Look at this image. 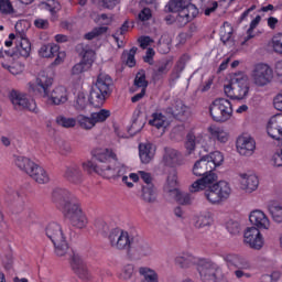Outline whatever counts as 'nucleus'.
<instances>
[{"mask_svg": "<svg viewBox=\"0 0 282 282\" xmlns=\"http://www.w3.org/2000/svg\"><path fill=\"white\" fill-rule=\"evenodd\" d=\"M192 173L195 177H200L189 185V193H202L204 191V198L212 206H219L232 195V187L226 181L217 182L218 177L213 172L210 164L206 156L197 160L193 167Z\"/></svg>", "mask_w": 282, "mask_h": 282, "instance_id": "obj_1", "label": "nucleus"}, {"mask_svg": "<svg viewBox=\"0 0 282 282\" xmlns=\"http://www.w3.org/2000/svg\"><path fill=\"white\" fill-rule=\"evenodd\" d=\"M96 163L91 160L84 161L82 169L87 173H97L106 180H118L124 175V165L118 162V154L109 148L99 149L95 152Z\"/></svg>", "mask_w": 282, "mask_h": 282, "instance_id": "obj_2", "label": "nucleus"}, {"mask_svg": "<svg viewBox=\"0 0 282 282\" xmlns=\"http://www.w3.org/2000/svg\"><path fill=\"white\" fill-rule=\"evenodd\" d=\"M52 199L59 208H62L65 217L69 219L75 228H87L89 220L80 207L78 198L67 188L57 187L52 193Z\"/></svg>", "mask_w": 282, "mask_h": 282, "instance_id": "obj_3", "label": "nucleus"}, {"mask_svg": "<svg viewBox=\"0 0 282 282\" xmlns=\"http://www.w3.org/2000/svg\"><path fill=\"white\" fill-rule=\"evenodd\" d=\"M108 241L115 250H129L132 248L138 257H151L153 249L142 239L131 238L128 231L112 229L108 235Z\"/></svg>", "mask_w": 282, "mask_h": 282, "instance_id": "obj_4", "label": "nucleus"}, {"mask_svg": "<svg viewBox=\"0 0 282 282\" xmlns=\"http://www.w3.org/2000/svg\"><path fill=\"white\" fill-rule=\"evenodd\" d=\"M224 93L231 100H246L250 96V77L246 72H236L230 76V84L224 86Z\"/></svg>", "mask_w": 282, "mask_h": 282, "instance_id": "obj_5", "label": "nucleus"}, {"mask_svg": "<svg viewBox=\"0 0 282 282\" xmlns=\"http://www.w3.org/2000/svg\"><path fill=\"white\" fill-rule=\"evenodd\" d=\"M167 9L170 12H173L175 23L181 28L191 23L199 14V9L191 3V0H171Z\"/></svg>", "mask_w": 282, "mask_h": 282, "instance_id": "obj_6", "label": "nucleus"}, {"mask_svg": "<svg viewBox=\"0 0 282 282\" xmlns=\"http://www.w3.org/2000/svg\"><path fill=\"white\" fill-rule=\"evenodd\" d=\"M113 79L106 73L98 75L97 80L90 91V105L93 107H102L109 96H111Z\"/></svg>", "mask_w": 282, "mask_h": 282, "instance_id": "obj_7", "label": "nucleus"}, {"mask_svg": "<svg viewBox=\"0 0 282 282\" xmlns=\"http://www.w3.org/2000/svg\"><path fill=\"white\" fill-rule=\"evenodd\" d=\"M223 259L229 270H235L236 279H252V273H250L252 263L248 258L237 253H227L223 256Z\"/></svg>", "mask_w": 282, "mask_h": 282, "instance_id": "obj_8", "label": "nucleus"}, {"mask_svg": "<svg viewBox=\"0 0 282 282\" xmlns=\"http://www.w3.org/2000/svg\"><path fill=\"white\" fill-rule=\"evenodd\" d=\"M46 237L52 241L57 257H65L69 252V245L67 238L63 232V227L57 223H50L45 228Z\"/></svg>", "mask_w": 282, "mask_h": 282, "instance_id": "obj_9", "label": "nucleus"}, {"mask_svg": "<svg viewBox=\"0 0 282 282\" xmlns=\"http://www.w3.org/2000/svg\"><path fill=\"white\" fill-rule=\"evenodd\" d=\"M196 270L204 282H228L219 265L210 260L200 258Z\"/></svg>", "mask_w": 282, "mask_h": 282, "instance_id": "obj_10", "label": "nucleus"}, {"mask_svg": "<svg viewBox=\"0 0 282 282\" xmlns=\"http://www.w3.org/2000/svg\"><path fill=\"white\" fill-rule=\"evenodd\" d=\"M210 117L215 122H228L232 118V102L226 98H216L209 106Z\"/></svg>", "mask_w": 282, "mask_h": 282, "instance_id": "obj_11", "label": "nucleus"}, {"mask_svg": "<svg viewBox=\"0 0 282 282\" xmlns=\"http://www.w3.org/2000/svg\"><path fill=\"white\" fill-rule=\"evenodd\" d=\"M250 77L256 87H268L274 80V69L270 64L258 63L253 66Z\"/></svg>", "mask_w": 282, "mask_h": 282, "instance_id": "obj_12", "label": "nucleus"}, {"mask_svg": "<svg viewBox=\"0 0 282 282\" xmlns=\"http://www.w3.org/2000/svg\"><path fill=\"white\" fill-rule=\"evenodd\" d=\"M9 100L15 111H31V113L39 112L36 101L24 93L19 90H11L9 93Z\"/></svg>", "mask_w": 282, "mask_h": 282, "instance_id": "obj_13", "label": "nucleus"}, {"mask_svg": "<svg viewBox=\"0 0 282 282\" xmlns=\"http://www.w3.org/2000/svg\"><path fill=\"white\" fill-rule=\"evenodd\" d=\"M0 58L2 59L0 62L1 67L12 76H23V74H25V64L14 61V53L10 51H0Z\"/></svg>", "mask_w": 282, "mask_h": 282, "instance_id": "obj_14", "label": "nucleus"}, {"mask_svg": "<svg viewBox=\"0 0 282 282\" xmlns=\"http://www.w3.org/2000/svg\"><path fill=\"white\" fill-rule=\"evenodd\" d=\"M243 243L251 248V250H261L265 246V239L261 229L257 227H249L243 232Z\"/></svg>", "mask_w": 282, "mask_h": 282, "instance_id": "obj_15", "label": "nucleus"}, {"mask_svg": "<svg viewBox=\"0 0 282 282\" xmlns=\"http://www.w3.org/2000/svg\"><path fill=\"white\" fill-rule=\"evenodd\" d=\"M42 98L46 105L58 107L65 105L69 100V93L65 86H57L47 94L42 95Z\"/></svg>", "mask_w": 282, "mask_h": 282, "instance_id": "obj_16", "label": "nucleus"}, {"mask_svg": "<svg viewBox=\"0 0 282 282\" xmlns=\"http://www.w3.org/2000/svg\"><path fill=\"white\" fill-rule=\"evenodd\" d=\"M238 184L240 191L251 195L259 188V176L254 172H240L238 173Z\"/></svg>", "mask_w": 282, "mask_h": 282, "instance_id": "obj_17", "label": "nucleus"}, {"mask_svg": "<svg viewBox=\"0 0 282 282\" xmlns=\"http://www.w3.org/2000/svg\"><path fill=\"white\" fill-rule=\"evenodd\" d=\"M54 79L47 76L45 72H41L35 82L29 83L30 91L34 94H41V96H45V94L50 93V88L52 87Z\"/></svg>", "mask_w": 282, "mask_h": 282, "instance_id": "obj_18", "label": "nucleus"}, {"mask_svg": "<svg viewBox=\"0 0 282 282\" xmlns=\"http://www.w3.org/2000/svg\"><path fill=\"white\" fill-rule=\"evenodd\" d=\"M208 138L204 133L195 134L193 132H189L186 135V141H185V155H193L195 153V150L197 147H202L203 149H207L208 147Z\"/></svg>", "mask_w": 282, "mask_h": 282, "instance_id": "obj_19", "label": "nucleus"}, {"mask_svg": "<svg viewBox=\"0 0 282 282\" xmlns=\"http://www.w3.org/2000/svg\"><path fill=\"white\" fill-rule=\"evenodd\" d=\"M236 149L242 158H251L257 151V141L250 135H240L236 141Z\"/></svg>", "mask_w": 282, "mask_h": 282, "instance_id": "obj_20", "label": "nucleus"}, {"mask_svg": "<svg viewBox=\"0 0 282 282\" xmlns=\"http://www.w3.org/2000/svg\"><path fill=\"white\" fill-rule=\"evenodd\" d=\"M70 267L78 279L82 281H91V273L89 272V269H87V264L80 254L73 253L70 258Z\"/></svg>", "mask_w": 282, "mask_h": 282, "instance_id": "obj_21", "label": "nucleus"}, {"mask_svg": "<svg viewBox=\"0 0 282 282\" xmlns=\"http://www.w3.org/2000/svg\"><path fill=\"white\" fill-rule=\"evenodd\" d=\"M249 221L251 228H258V230H270L272 223L263 210L254 209L249 214Z\"/></svg>", "mask_w": 282, "mask_h": 282, "instance_id": "obj_22", "label": "nucleus"}, {"mask_svg": "<svg viewBox=\"0 0 282 282\" xmlns=\"http://www.w3.org/2000/svg\"><path fill=\"white\" fill-rule=\"evenodd\" d=\"M267 132L272 140L282 142V113H278L269 119Z\"/></svg>", "mask_w": 282, "mask_h": 282, "instance_id": "obj_23", "label": "nucleus"}, {"mask_svg": "<svg viewBox=\"0 0 282 282\" xmlns=\"http://www.w3.org/2000/svg\"><path fill=\"white\" fill-rule=\"evenodd\" d=\"M215 224V214L210 210H203L193 217V226L196 230L210 228Z\"/></svg>", "mask_w": 282, "mask_h": 282, "instance_id": "obj_24", "label": "nucleus"}, {"mask_svg": "<svg viewBox=\"0 0 282 282\" xmlns=\"http://www.w3.org/2000/svg\"><path fill=\"white\" fill-rule=\"evenodd\" d=\"M95 58H96V53L94 52V50L84 51L83 59L72 68L73 76H78L83 74V72H87V69L91 67Z\"/></svg>", "mask_w": 282, "mask_h": 282, "instance_id": "obj_25", "label": "nucleus"}, {"mask_svg": "<svg viewBox=\"0 0 282 282\" xmlns=\"http://www.w3.org/2000/svg\"><path fill=\"white\" fill-rule=\"evenodd\" d=\"M180 189V176L177 175L176 170L169 172L165 183L163 185V193L171 197L174 193H177Z\"/></svg>", "mask_w": 282, "mask_h": 282, "instance_id": "obj_26", "label": "nucleus"}, {"mask_svg": "<svg viewBox=\"0 0 282 282\" xmlns=\"http://www.w3.org/2000/svg\"><path fill=\"white\" fill-rule=\"evenodd\" d=\"M210 140L218 142L219 144H226L230 140V132L224 127L209 126L207 128Z\"/></svg>", "mask_w": 282, "mask_h": 282, "instance_id": "obj_27", "label": "nucleus"}, {"mask_svg": "<svg viewBox=\"0 0 282 282\" xmlns=\"http://www.w3.org/2000/svg\"><path fill=\"white\" fill-rule=\"evenodd\" d=\"M202 258H197L193 256L192 253H182L180 256H176L174 259V263L177 268H181V270H188V268H193V265H199V261Z\"/></svg>", "mask_w": 282, "mask_h": 282, "instance_id": "obj_28", "label": "nucleus"}, {"mask_svg": "<svg viewBox=\"0 0 282 282\" xmlns=\"http://www.w3.org/2000/svg\"><path fill=\"white\" fill-rule=\"evenodd\" d=\"M149 124L151 127H154L155 129H159V131H161V133H164V131H166V129H169V127L171 124V120L167 119L166 115H164L160 111H156L150 116Z\"/></svg>", "mask_w": 282, "mask_h": 282, "instance_id": "obj_29", "label": "nucleus"}, {"mask_svg": "<svg viewBox=\"0 0 282 282\" xmlns=\"http://www.w3.org/2000/svg\"><path fill=\"white\" fill-rule=\"evenodd\" d=\"M139 158L142 164H149L155 158V145L150 142L139 144Z\"/></svg>", "mask_w": 282, "mask_h": 282, "instance_id": "obj_30", "label": "nucleus"}, {"mask_svg": "<svg viewBox=\"0 0 282 282\" xmlns=\"http://www.w3.org/2000/svg\"><path fill=\"white\" fill-rule=\"evenodd\" d=\"M64 177L70 184H80V182H83V172L78 165L72 164L66 166Z\"/></svg>", "mask_w": 282, "mask_h": 282, "instance_id": "obj_31", "label": "nucleus"}, {"mask_svg": "<svg viewBox=\"0 0 282 282\" xmlns=\"http://www.w3.org/2000/svg\"><path fill=\"white\" fill-rule=\"evenodd\" d=\"M29 177H31L33 182H36V184H50L51 180L47 170L39 164H35V167H33Z\"/></svg>", "mask_w": 282, "mask_h": 282, "instance_id": "obj_32", "label": "nucleus"}, {"mask_svg": "<svg viewBox=\"0 0 282 282\" xmlns=\"http://www.w3.org/2000/svg\"><path fill=\"white\" fill-rule=\"evenodd\" d=\"M166 111L167 113H171V116H174V118H184V116H188V108L182 100H174Z\"/></svg>", "mask_w": 282, "mask_h": 282, "instance_id": "obj_33", "label": "nucleus"}, {"mask_svg": "<svg viewBox=\"0 0 282 282\" xmlns=\"http://www.w3.org/2000/svg\"><path fill=\"white\" fill-rule=\"evenodd\" d=\"M31 52H32V44L30 43V40L25 37H20L15 46V52H11V54H13V56L19 55V56H22L23 58H28Z\"/></svg>", "mask_w": 282, "mask_h": 282, "instance_id": "obj_34", "label": "nucleus"}, {"mask_svg": "<svg viewBox=\"0 0 282 282\" xmlns=\"http://www.w3.org/2000/svg\"><path fill=\"white\" fill-rule=\"evenodd\" d=\"M89 102H91V99H89L87 93L79 90L75 94L73 107L76 109V111H85L87 107H89Z\"/></svg>", "mask_w": 282, "mask_h": 282, "instance_id": "obj_35", "label": "nucleus"}, {"mask_svg": "<svg viewBox=\"0 0 282 282\" xmlns=\"http://www.w3.org/2000/svg\"><path fill=\"white\" fill-rule=\"evenodd\" d=\"M14 164L20 171H22V173H25L26 175H30L33 169L36 166L34 161L25 156H15Z\"/></svg>", "mask_w": 282, "mask_h": 282, "instance_id": "obj_36", "label": "nucleus"}, {"mask_svg": "<svg viewBox=\"0 0 282 282\" xmlns=\"http://www.w3.org/2000/svg\"><path fill=\"white\" fill-rule=\"evenodd\" d=\"M180 158H182V154L180 153V151L173 148H165L163 162L166 166H175L176 164L180 163Z\"/></svg>", "mask_w": 282, "mask_h": 282, "instance_id": "obj_37", "label": "nucleus"}, {"mask_svg": "<svg viewBox=\"0 0 282 282\" xmlns=\"http://www.w3.org/2000/svg\"><path fill=\"white\" fill-rule=\"evenodd\" d=\"M138 272L145 282H160V274L150 267H139Z\"/></svg>", "mask_w": 282, "mask_h": 282, "instance_id": "obj_38", "label": "nucleus"}, {"mask_svg": "<svg viewBox=\"0 0 282 282\" xmlns=\"http://www.w3.org/2000/svg\"><path fill=\"white\" fill-rule=\"evenodd\" d=\"M205 159L208 161L212 171L219 169V166L224 164V153H221L220 151H214L209 154H206Z\"/></svg>", "mask_w": 282, "mask_h": 282, "instance_id": "obj_39", "label": "nucleus"}, {"mask_svg": "<svg viewBox=\"0 0 282 282\" xmlns=\"http://www.w3.org/2000/svg\"><path fill=\"white\" fill-rule=\"evenodd\" d=\"M269 215L275 224H282V204L271 203L268 206Z\"/></svg>", "mask_w": 282, "mask_h": 282, "instance_id": "obj_40", "label": "nucleus"}, {"mask_svg": "<svg viewBox=\"0 0 282 282\" xmlns=\"http://www.w3.org/2000/svg\"><path fill=\"white\" fill-rule=\"evenodd\" d=\"M133 274H135V265L128 263L122 265L119 270L118 279H120V281H131Z\"/></svg>", "mask_w": 282, "mask_h": 282, "instance_id": "obj_41", "label": "nucleus"}, {"mask_svg": "<svg viewBox=\"0 0 282 282\" xmlns=\"http://www.w3.org/2000/svg\"><path fill=\"white\" fill-rule=\"evenodd\" d=\"M77 123L82 129H85V131H91V129L96 127V121L94 120V116L91 113L89 117L85 115H78Z\"/></svg>", "mask_w": 282, "mask_h": 282, "instance_id": "obj_42", "label": "nucleus"}, {"mask_svg": "<svg viewBox=\"0 0 282 282\" xmlns=\"http://www.w3.org/2000/svg\"><path fill=\"white\" fill-rule=\"evenodd\" d=\"M142 199L148 204H153L158 199V192L153 185H145L142 189Z\"/></svg>", "mask_w": 282, "mask_h": 282, "instance_id": "obj_43", "label": "nucleus"}, {"mask_svg": "<svg viewBox=\"0 0 282 282\" xmlns=\"http://www.w3.org/2000/svg\"><path fill=\"white\" fill-rule=\"evenodd\" d=\"M58 45L56 44H46L42 45L39 54L42 56V58H52L55 54H58Z\"/></svg>", "mask_w": 282, "mask_h": 282, "instance_id": "obj_44", "label": "nucleus"}, {"mask_svg": "<svg viewBox=\"0 0 282 282\" xmlns=\"http://www.w3.org/2000/svg\"><path fill=\"white\" fill-rule=\"evenodd\" d=\"M55 122L58 124V127H63V129H74L78 120L77 118L73 117L58 116L56 117Z\"/></svg>", "mask_w": 282, "mask_h": 282, "instance_id": "obj_45", "label": "nucleus"}, {"mask_svg": "<svg viewBox=\"0 0 282 282\" xmlns=\"http://www.w3.org/2000/svg\"><path fill=\"white\" fill-rule=\"evenodd\" d=\"M91 116L95 120V124H102V122H107V120L111 118V110L104 108L98 111L91 112Z\"/></svg>", "mask_w": 282, "mask_h": 282, "instance_id": "obj_46", "label": "nucleus"}, {"mask_svg": "<svg viewBox=\"0 0 282 282\" xmlns=\"http://www.w3.org/2000/svg\"><path fill=\"white\" fill-rule=\"evenodd\" d=\"M232 24L229 22H224L223 26L220 28V40L223 43H228L232 39Z\"/></svg>", "mask_w": 282, "mask_h": 282, "instance_id": "obj_47", "label": "nucleus"}, {"mask_svg": "<svg viewBox=\"0 0 282 282\" xmlns=\"http://www.w3.org/2000/svg\"><path fill=\"white\" fill-rule=\"evenodd\" d=\"M173 63L171 59H163L159 63L156 69L154 70V76H165L169 74Z\"/></svg>", "mask_w": 282, "mask_h": 282, "instance_id": "obj_48", "label": "nucleus"}, {"mask_svg": "<svg viewBox=\"0 0 282 282\" xmlns=\"http://www.w3.org/2000/svg\"><path fill=\"white\" fill-rule=\"evenodd\" d=\"M170 197H173L174 199H176V202H178L183 206H188V204L193 202L191 194L186 192H182L180 189L176 193L172 194Z\"/></svg>", "mask_w": 282, "mask_h": 282, "instance_id": "obj_49", "label": "nucleus"}, {"mask_svg": "<svg viewBox=\"0 0 282 282\" xmlns=\"http://www.w3.org/2000/svg\"><path fill=\"white\" fill-rule=\"evenodd\" d=\"M107 30H108L107 26L95 28L90 32L85 34V39H87V41H91L102 34H106Z\"/></svg>", "mask_w": 282, "mask_h": 282, "instance_id": "obj_50", "label": "nucleus"}, {"mask_svg": "<svg viewBox=\"0 0 282 282\" xmlns=\"http://www.w3.org/2000/svg\"><path fill=\"white\" fill-rule=\"evenodd\" d=\"M271 47L275 54L282 55V33H279L272 37Z\"/></svg>", "mask_w": 282, "mask_h": 282, "instance_id": "obj_51", "label": "nucleus"}, {"mask_svg": "<svg viewBox=\"0 0 282 282\" xmlns=\"http://www.w3.org/2000/svg\"><path fill=\"white\" fill-rule=\"evenodd\" d=\"M0 13L1 14H14V7L10 0H0Z\"/></svg>", "mask_w": 282, "mask_h": 282, "instance_id": "obj_52", "label": "nucleus"}, {"mask_svg": "<svg viewBox=\"0 0 282 282\" xmlns=\"http://www.w3.org/2000/svg\"><path fill=\"white\" fill-rule=\"evenodd\" d=\"M226 229L228 230V232H230V235H239L241 226L237 220H228L226 224Z\"/></svg>", "mask_w": 282, "mask_h": 282, "instance_id": "obj_53", "label": "nucleus"}, {"mask_svg": "<svg viewBox=\"0 0 282 282\" xmlns=\"http://www.w3.org/2000/svg\"><path fill=\"white\" fill-rule=\"evenodd\" d=\"M151 17H153L151 9L144 8L139 12L138 21H141V23H147V21H150Z\"/></svg>", "mask_w": 282, "mask_h": 282, "instance_id": "obj_54", "label": "nucleus"}, {"mask_svg": "<svg viewBox=\"0 0 282 282\" xmlns=\"http://www.w3.org/2000/svg\"><path fill=\"white\" fill-rule=\"evenodd\" d=\"M45 9L51 12L53 19H56V12L61 10V3L56 1H51L45 4Z\"/></svg>", "mask_w": 282, "mask_h": 282, "instance_id": "obj_55", "label": "nucleus"}, {"mask_svg": "<svg viewBox=\"0 0 282 282\" xmlns=\"http://www.w3.org/2000/svg\"><path fill=\"white\" fill-rule=\"evenodd\" d=\"M134 85H135V87H141V89L147 90V87L149 85L147 83V76H144L143 73L137 74L135 79H134Z\"/></svg>", "mask_w": 282, "mask_h": 282, "instance_id": "obj_56", "label": "nucleus"}, {"mask_svg": "<svg viewBox=\"0 0 282 282\" xmlns=\"http://www.w3.org/2000/svg\"><path fill=\"white\" fill-rule=\"evenodd\" d=\"M281 279V271H273L271 274H265L262 276V282H276Z\"/></svg>", "mask_w": 282, "mask_h": 282, "instance_id": "obj_57", "label": "nucleus"}, {"mask_svg": "<svg viewBox=\"0 0 282 282\" xmlns=\"http://www.w3.org/2000/svg\"><path fill=\"white\" fill-rule=\"evenodd\" d=\"M138 52V48L132 47L129 53H128V57H127V65L128 67H135V53Z\"/></svg>", "mask_w": 282, "mask_h": 282, "instance_id": "obj_58", "label": "nucleus"}, {"mask_svg": "<svg viewBox=\"0 0 282 282\" xmlns=\"http://www.w3.org/2000/svg\"><path fill=\"white\" fill-rule=\"evenodd\" d=\"M102 8H107V10H113V8L120 3V0H98Z\"/></svg>", "mask_w": 282, "mask_h": 282, "instance_id": "obj_59", "label": "nucleus"}, {"mask_svg": "<svg viewBox=\"0 0 282 282\" xmlns=\"http://www.w3.org/2000/svg\"><path fill=\"white\" fill-rule=\"evenodd\" d=\"M34 25L39 30H47L50 28V21L39 18L34 20Z\"/></svg>", "mask_w": 282, "mask_h": 282, "instance_id": "obj_60", "label": "nucleus"}, {"mask_svg": "<svg viewBox=\"0 0 282 282\" xmlns=\"http://www.w3.org/2000/svg\"><path fill=\"white\" fill-rule=\"evenodd\" d=\"M139 177L147 184V186H153L151 182H153V177H151V173L139 171Z\"/></svg>", "mask_w": 282, "mask_h": 282, "instance_id": "obj_61", "label": "nucleus"}, {"mask_svg": "<svg viewBox=\"0 0 282 282\" xmlns=\"http://www.w3.org/2000/svg\"><path fill=\"white\" fill-rule=\"evenodd\" d=\"M152 42L153 40H151V37L149 36H141L139 39V43L143 50H147V47H149V45H151Z\"/></svg>", "mask_w": 282, "mask_h": 282, "instance_id": "obj_62", "label": "nucleus"}, {"mask_svg": "<svg viewBox=\"0 0 282 282\" xmlns=\"http://www.w3.org/2000/svg\"><path fill=\"white\" fill-rule=\"evenodd\" d=\"M274 69H275V74H276V76H278L279 83L282 84V59H281V61H278V62L275 63Z\"/></svg>", "mask_w": 282, "mask_h": 282, "instance_id": "obj_63", "label": "nucleus"}, {"mask_svg": "<svg viewBox=\"0 0 282 282\" xmlns=\"http://www.w3.org/2000/svg\"><path fill=\"white\" fill-rule=\"evenodd\" d=\"M59 153L62 155H68V153H72V145H69V143H63L59 147Z\"/></svg>", "mask_w": 282, "mask_h": 282, "instance_id": "obj_64", "label": "nucleus"}]
</instances>
